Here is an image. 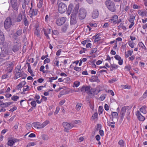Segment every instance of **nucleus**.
<instances>
[{"instance_id": "nucleus-1", "label": "nucleus", "mask_w": 147, "mask_h": 147, "mask_svg": "<svg viewBox=\"0 0 147 147\" xmlns=\"http://www.w3.org/2000/svg\"><path fill=\"white\" fill-rule=\"evenodd\" d=\"M6 59L5 58L2 57L0 58V66L2 65L3 64H5L6 67L5 69V71L7 73L10 72L11 71L13 67L12 63L10 61L7 62Z\"/></svg>"}, {"instance_id": "nucleus-2", "label": "nucleus", "mask_w": 147, "mask_h": 147, "mask_svg": "<svg viewBox=\"0 0 147 147\" xmlns=\"http://www.w3.org/2000/svg\"><path fill=\"white\" fill-rule=\"evenodd\" d=\"M79 8V5L78 4L76 5L71 15V23L72 24H74L76 23V15L77 13Z\"/></svg>"}, {"instance_id": "nucleus-3", "label": "nucleus", "mask_w": 147, "mask_h": 147, "mask_svg": "<svg viewBox=\"0 0 147 147\" xmlns=\"http://www.w3.org/2000/svg\"><path fill=\"white\" fill-rule=\"evenodd\" d=\"M84 90L90 96H93L94 95V93L96 91L95 88H91L89 86L83 87L82 88V90Z\"/></svg>"}, {"instance_id": "nucleus-4", "label": "nucleus", "mask_w": 147, "mask_h": 147, "mask_svg": "<svg viewBox=\"0 0 147 147\" xmlns=\"http://www.w3.org/2000/svg\"><path fill=\"white\" fill-rule=\"evenodd\" d=\"M106 5L108 9L112 12H115L116 9L114 3L112 1L108 0L105 2Z\"/></svg>"}, {"instance_id": "nucleus-5", "label": "nucleus", "mask_w": 147, "mask_h": 147, "mask_svg": "<svg viewBox=\"0 0 147 147\" xmlns=\"http://www.w3.org/2000/svg\"><path fill=\"white\" fill-rule=\"evenodd\" d=\"M49 123V121L47 120L42 124L39 122H35L33 123V125L35 128L41 129L44 128Z\"/></svg>"}, {"instance_id": "nucleus-6", "label": "nucleus", "mask_w": 147, "mask_h": 147, "mask_svg": "<svg viewBox=\"0 0 147 147\" xmlns=\"http://www.w3.org/2000/svg\"><path fill=\"white\" fill-rule=\"evenodd\" d=\"M58 9L60 13H63L66 11L67 6L64 3L61 2L58 4Z\"/></svg>"}, {"instance_id": "nucleus-7", "label": "nucleus", "mask_w": 147, "mask_h": 147, "mask_svg": "<svg viewBox=\"0 0 147 147\" xmlns=\"http://www.w3.org/2000/svg\"><path fill=\"white\" fill-rule=\"evenodd\" d=\"M62 125L64 128V131L67 132H68L69 130L72 128L74 127V125L72 124L67 122H63L62 123Z\"/></svg>"}, {"instance_id": "nucleus-8", "label": "nucleus", "mask_w": 147, "mask_h": 147, "mask_svg": "<svg viewBox=\"0 0 147 147\" xmlns=\"http://www.w3.org/2000/svg\"><path fill=\"white\" fill-rule=\"evenodd\" d=\"M11 26V20L10 17L7 18L4 23V26L5 29L7 30L10 28Z\"/></svg>"}, {"instance_id": "nucleus-9", "label": "nucleus", "mask_w": 147, "mask_h": 147, "mask_svg": "<svg viewBox=\"0 0 147 147\" xmlns=\"http://www.w3.org/2000/svg\"><path fill=\"white\" fill-rule=\"evenodd\" d=\"M19 41L18 39H15L14 40V44L12 48V50L15 52L18 51L19 49V45L20 44L19 43Z\"/></svg>"}, {"instance_id": "nucleus-10", "label": "nucleus", "mask_w": 147, "mask_h": 147, "mask_svg": "<svg viewBox=\"0 0 147 147\" xmlns=\"http://www.w3.org/2000/svg\"><path fill=\"white\" fill-rule=\"evenodd\" d=\"M79 18L80 19H84L86 16V12L84 9H80L78 13Z\"/></svg>"}, {"instance_id": "nucleus-11", "label": "nucleus", "mask_w": 147, "mask_h": 147, "mask_svg": "<svg viewBox=\"0 0 147 147\" xmlns=\"http://www.w3.org/2000/svg\"><path fill=\"white\" fill-rule=\"evenodd\" d=\"M67 18L65 17L59 18L56 20V23L58 26H60L64 24Z\"/></svg>"}, {"instance_id": "nucleus-12", "label": "nucleus", "mask_w": 147, "mask_h": 147, "mask_svg": "<svg viewBox=\"0 0 147 147\" xmlns=\"http://www.w3.org/2000/svg\"><path fill=\"white\" fill-rule=\"evenodd\" d=\"M10 4L13 10L16 11L18 10L19 5L17 0H10Z\"/></svg>"}, {"instance_id": "nucleus-13", "label": "nucleus", "mask_w": 147, "mask_h": 147, "mask_svg": "<svg viewBox=\"0 0 147 147\" xmlns=\"http://www.w3.org/2000/svg\"><path fill=\"white\" fill-rule=\"evenodd\" d=\"M118 17L117 15H114L112 16L111 18L109 20V22L112 23L113 24L115 25L116 24V21L118 20Z\"/></svg>"}, {"instance_id": "nucleus-14", "label": "nucleus", "mask_w": 147, "mask_h": 147, "mask_svg": "<svg viewBox=\"0 0 147 147\" xmlns=\"http://www.w3.org/2000/svg\"><path fill=\"white\" fill-rule=\"evenodd\" d=\"M31 7L29 11V13L30 15V17L36 15L37 14L38 10L36 9H32V3H31Z\"/></svg>"}, {"instance_id": "nucleus-15", "label": "nucleus", "mask_w": 147, "mask_h": 147, "mask_svg": "<svg viewBox=\"0 0 147 147\" xmlns=\"http://www.w3.org/2000/svg\"><path fill=\"white\" fill-rule=\"evenodd\" d=\"M0 56L1 57L3 58H5L6 60H8L9 59V56L7 52L3 50L1 51L0 55Z\"/></svg>"}, {"instance_id": "nucleus-16", "label": "nucleus", "mask_w": 147, "mask_h": 147, "mask_svg": "<svg viewBox=\"0 0 147 147\" xmlns=\"http://www.w3.org/2000/svg\"><path fill=\"white\" fill-rule=\"evenodd\" d=\"M136 114L137 116L138 119L140 121H143L145 119L144 117L141 115L139 111H137L136 112Z\"/></svg>"}, {"instance_id": "nucleus-17", "label": "nucleus", "mask_w": 147, "mask_h": 147, "mask_svg": "<svg viewBox=\"0 0 147 147\" xmlns=\"http://www.w3.org/2000/svg\"><path fill=\"white\" fill-rule=\"evenodd\" d=\"M24 15H25V12L23 11H21L18 16L16 19V21L18 22H20L22 20V18H23Z\"/></svg>"}, {"instance_id": "nucleus-18", "label": "nucleus", "mask_w": 147, "mask_h": 147, "mask_svg": "<svg viewBox=\"0 0 147 147\" xmlns=\"http://www.w3.org/2000/svg\"><path fill=\"white\" fill-rule=\"evenodd\" d=\"M99 15V13L97 9L93 10L92 13V17L93 19H95L98 17Z\"/></svg>"}, {"instance_id": "nucleus-19", "label": "nucleus", "mask_w": 147, "mask_h": 147, "mask_svg": "<svg viewBox=\"0 0 147 147\" xmlns=\"http://www.w3.org/2000/svg\"><path fill=\"white\" fill-rule=\"evenodd\" d=\"M5 41V38L3 32L0 30V45H3Z\"/></svg>"}, {"instance_id": "nucleus-20", "label": "nucleus", "mask_w": 147, "mask_h": 147, "mask_svg": "<svg viewBox=\"0 0 147 147\" xmlns=\"http://www.w3.org/2000/svg\"><path fill=\"white\" fill-rule=\"evenodd\" d=\"M16 140L15 139L10 140L8 141L7 145L9 146H12L16 142Z\"/></svg>"}, {"instance_id": "nucleus-21", "label": "nucleus", "mask_w": 147, "mask_h": 147, "mask_svg": "<svg viewBox=\"0 0 147 147\" xmlns=\"http://www.w3.org/2000/svg\"><path fill=\"white\" fill-rule=\"evenodd\" d=\"M43 30L44 31L45 35L47 38H49V37L48 34H50L51 32V29L48 28L46 30L44 29Z\"/></svg>"}, {"instance_id": "nucleus-22", "label": "nucleus", "mask_w": 147, "mask_h": 147, "mask_svg": "<svg viewBox=\"0 0 147 147\" xmlns=\"http://www.w3.org/2000/svg\"><path fill=\"white\" fill-rule=\"evenodd\" d=\"M73 6L72 4L70 3L68 6V10L67 11V13L68 15L71 13Z\"/></svg>"}, {"instance_id": "nucleus-23", "label": "nucleus", "mask_w": 147, "mask_h": 147, "mask_svg": "<svg viewBox=\"0 0 147 147\" xmlns=\"http://www.w3.org/2000/svg\"><path fill=\"white\" fill-rule=\"evenodd\" d=\"M111 115L112 116V118L111 119L112 121L114 118L118 119V113L115 112H111Z\"/></svg>"}, {"instance_id": "nucleus-24", "label": "nucleus", "mask_w": 147, "mask_h": 147, "mask_svg": "<svg viewBox=\"0 0 147 147\" xmlns=\"http://www.w3.org/2000/svg\"><path fill=\"white\" fill-rule=\"evenodd\" d=\"M30 87L28 85L24 87L23 91L22 92V94H25L26 93V92L30 90Z\"/></svg>"}, {"instance_id": "nucleus-25", "label": "nucleus", "mask_w": 147, "mask_h": 147, "mask_svg": "<svg viewBox=\"0 0 147 147\" xmlns=\"http://www.w3.org/2000/svg\"><path fill=\"white\" fill-rule=\"evenodd\" d=\"M119 67V66L116 64H111L110 66V70L111 71H112L114 69H116Z\"/></svg>"}, {"instance_id": "nucleus-26", "label": "nucleus", "mask_w": 147, "mask_h": 147, "mask_svg": "<svg viewBox=\"0 0 147 147\" xmlns=\"http://www.w3.org/2000/svg\"><path fill=\"white\" fill-rule=\"evenodd\" d=\"M40 30L37 28L35 30L34 34L36 36L39 38H40L41 36L40 35Z\"/></svg>"}, {"instance_id": "nucleus-27", "label": "nucleus", "mask_w": 147, "mask_h": 147, "mask_svg": "<svg viewBox=\"0 0 147 147\" xmlns=\"http://www.w3.org/2000/svg\"><path fill=\"white\" fill-rule=\"evenodd\" d=\"M133 51L132 50H129L127 52H125V57L126 58H127L129 56H131L133 53Z\"/></svg>"}, {"instance_id": "nucleus-28", "label": "nucleus", "mask_w": 147, "mask_h": 147, "mask_svg": "<svg viewBox=\"0 0 147 147\" xmlns=\"http://www.w3.org/2000/svg\"><path fill=\"white\" fill-rule=\"evenodd\" d=\"M23 20L24 22V24L25 26H27L28 25V21L26 16L25 14V15H24V17L23 18Z\"/></svg>"}, {"instance_id": "nucleus-29", "label": "nucleus", "mask_w": 147, "mask_h": 147, "mask_svg": "<svg viewBox=\"0 0 147 147\" xmlns=\"http://www.w3.org/2000/svg\"><path fill=\"white\" fill-rule=\"evenodd\" d=\"M138 13L142 17L146 16V11H143L142 10H139L138 11Z\"/></svg>"}, {"instance_id": "nucleus-30", "label": "nucleus", "mask_w": 147, "mask_h": 147, "mask_svg": "<svg viewBox=\"0 0 147 147\" xmlns=\"http://www.w3.org/2000/svg\"><path fill=\"white\" fill-rule=\"evenodd\" d=\"M146 106H143L141 107L140 109V111L142 113L145 114L146 113Z\"/></svg>"}, {"instance_id": "nucleus-31", "label": "nucleus", "mask_w": 147, "mask_h": 147, "mask_svg": "<svg viewBox=\"0 0 147 147\" xmlns=\"http://www.w3.org/2000/svg\"><path fill=\"white\" fill-rule=\"evenodd\" d=\"M135 17L136 16H135L131 15L130 16L128 20L129 21L130 23H134V21Z\"/></svg>"}, {"instance_id": "nucleus-32", "label": "nucleus", "mask_w": 147, "mask_h": 147, "mask_svg": "<svg viewBox=\"0 0 147 147\" xmlns=\"http://www.w3.org/2000/svg\"><path fill=\"white\" fill-rule=\"evenodd\" d=\"M107 125L113 128L115 127V122H111L109 121H108L107 122Z\"/></svg>"}, {"instance_id": "nucleus-33", "label": "nucleus", "mask_w": 147, "mask_h": 147, "mask_svg": "<svg viewBox=\"0 0 147 147\" xmlns=\"http://www.w3.org/2000/svg\"><path fill=\"white\" fill-rule=\"evenodd\" d=\"M138 45L139 47L142 49L146 50V49L145 46L144 45L143 43L142 42H140L138 43Z\"/></svg>"}, {"instance_id": "nucleus-34", "label": "nucleus", "mask_w": 147, "mask_h": 147, "mask_svg": "<svg viewBox=\"0 0 147 147\" xmlns=\"http://www.w3.org/2000/svg\"><path fill=\"white\" fill-rule=\"evenodd\" d=\"M43 4V0H38L37 4V7L39 8L41 7Z\"/></svg>"}, {"instance_id": "nucleus-35", "label": "nucleus", "mask_w": 147, "mask_h": 147, "mask_svg": "<svg viewBox=\"0 0 147 147\" xmlns=\"http://www.w3.org/2000/svg\"><path fill=\"white\" fill-rule=\"evenodd\" d=\"M11 104V102H7L5 103H2L1 104V105H3V107H8L9 105H10Z\"/></svg>"}, {"instance_id": "nucleus-36", "label": "nucleus", "mask_w": 147, "mask_h": 147, "mask_svg": "<svg viewBox=\"0 0 147 147\" xmlns=\"http://www.w3.org/2000/svg\"><path fill=\"white\" fill-rule=\"evenodd\" d=\"M26 84V82L25 81H23L20 83L18 86V89H20L25 84Z\"/></svg>"}, {"instance_id": "nucleus-37", "label": "nucleus", "mask_w": 147, "mask_h": 147, "mask_svg": "<svg viewBox=\"0 0 147 147\" xmlns=\"http://www.w3.org/2000/svg\"><path fill=\"white\" fill-rule=\"evenodd\" d=\"M68 24H66L62 28L61 30L63 32L65 31L68 27Z\"/></svg>"}, {"instance_id": "nucleus-38", "label": "nucleus", "mask_w": 147, "mask_h": 147, "mask_svg": "<svg viewBox=\"0 0 147 147\" xmlns=\"http://www.w3.org/2000/svg\"><path fill=\"white\" fill-rule=\"evenodd\" d=\"M21 76V74L20 72H17L15 74V76L14 77V79H17L20 77Z\"/></svg>"}, {"instance_id": "nucleus-39", "label": "nucleus", "mask_w": 147, "mask_h": 147, "mask_svg": "<svg viewBox=\"0 0 147 147\" xmlns=\"http://www.w3.org/2000/svg\"><path fill=\"white\" fill-rule=\"evenodd\" d=\"M27 66H28V71L30 73H32V71L31 69V67L30 63H27Z\"/></svg>"}, {"instance_id": "nucleus-40", "label": "nucleus", "mask_w": 147, "mask_h": 147, "mask_svg": "<svg viewBox=\"0 0 147 147\" xmlns=\"http://www.w3.org/2000/svg\"><path fill=\"white\" fill-rule=\"evenodd\" d=\"M80 85V82L78 81H75L74 83V84L73 86V87H78Z\"/></svg>"}, {"instance_id": "nucleus-41", "label": "nucleus", "mask_w": 147, "mask_h": 147, "mask_svg": "<svg viewBox=\"0 0 147 147\" xmlns=\"http://www.w3.org/2000/svg\"><path fill=\"white\" fill-rule=\"evenodd\" d=\"M103 107L102 106H99L98 109V113L99 115H100L102 113Z\"/></svg>"}, {"instance_id": "nucleus-42", "label": "nucleus", "mask_w": 147, "mask_h": 147, "mask_svg": "<svg viewBox=\"0 0 147 147\" xmlns=\"http://www.w3.org/2000/svg\"><path fill=\"white\" fill-rule=\"evenodd\" d=\"M19 98V97L18 96H13L11 98V99L14 101H16Z\"/></svg>"}, {"instance_id": "nucleus-43", "label": "nucleus", "mask_w": 147, "mask_h": 147, "mask_svg": "<svg viewBox=\"0 0 147 147\" xmlns=\"http://www.w3.org/2000/svg\"><path fill=\"white\" fill-rule=\"evenodd\" d=\"M30 104L32 107L33 108H35L36 105V102L35 100H33L30 102Z\"/></svg>"}, {"instance_id": "nucleus-44", "label": "nucleus", "mask_w": 147, "mask_h": 147, "mask_svg": "<svg viewBox=\"0 0 147 147\" xmlns=\"http://www.w3.org/2000/svg\"><path fill=\"white\" fill-rule=\"evenodd\" d=\"M58 78V76H56L55 77H50L49 78V81L50 82H52L53 80H56Z\"/></svg>"}, {"instance_id": "nucleus-45", "label": "nucleus", "mask_w": 147, "mask_h": 147, "mask_svg": "<svg viewBox=\"0 0 147 147\" xmlns=\"http://www.w3.org/2000/svg\"><path fill=\"white\" fill-rule=\"evenodd\" d=\"M105 92H106L109 93L111 94L112 96H113L114 95V93L113 91L111 90H105Z\"/></svg>"}, {"instance_id": "nucleus-46", "label": "nucleus", "mask_w": 147, "mask_h": 147, "mask_svg": "<svg viewBox=\"0 0 147 147\" xmlns=\"http://www.w3.org/2000/svg\"><path fill=\"white\" fill-rule=\"evenodd\" d=\"M82 105L80 103L77 104L76 106V108L77 110H80L82 106Z\"/></svg>"}, {"instance_id": "nucleus-47", "label": "nucleus", "mask_w": 147, "mask_h": 147, "mask_svg": "<svg viewBox=\"0 0 147 147\" xmlns=\"http://www.w3.org/2000/svg\"><path fill=\"white\" fill-rule=\"evenodd\" d=\"M67 92L68 93H73L74 92H76L77 91L74 89H69L67 90Z\"/></svg>"}, {"instance_id": "nucleus-48", "label": "nucleus", "mask_w": 147, "mask_h": 147, "mask_svg": "<svg viewBox=\"0 0 147 147\" xmlns=\"http://www.w3.org/2000/svg\"><path fill=\"white\" fill-rule=\"evenodd\" d=\"M42 137L43 139L44 140H47L49 139L48 136L46 135H43Z\"/></svg>"}, {"instance_id": "nucleus-49", "label": "nucleus", "mask_w": 147, "mask_h": 147, "mask_svg": "<svg viewBox=\"0 0 147 147\" xmlns=\"http://www.w3.org/2000/svg\"><path fill=\"white\" fill-rule=\"evenodd\" d=\"M118 80V79L117 78H113L111 80H109V82L111 83H113L114 82Z\"/></svg>"}, {"instance_id": "nucleus-50", "label": "nucleus", "mask_w": 147, "mask_h": 147, "mask_svg": "<svg viewBox=\"0 0 147 147\" xmlns=\"http://www.w3.org/2000/svg\"><path fill=\"white\" fill-rule=\"evenodd\" d=\"M134 43L133 42L129 41L128 45L131 48H133L134 47Z\"/></svg>"}, {"instance_id": "nucleus-51", "label": "nucleus", "mask_w": 147, "mask_h": 147, "mask_svg": "<svg viewBox=\"0 0 147 147\" xmlns=\"http://www.w3.org/2000/svg\"><path fill=\"white\" fill-rule=\"evenodd\" d=\"M118 144L121 147L124 146V142L122 140H120L118 142Z\"/></svg>"}, {"instance_id": "nucleus-52", "label": "nucleus", "mask_w": 147, "mask_h": 147, "mask_svg": "<svg viewBox=\"0 0 147 147\" xmlns=\"http://www.w3.org/2000/svg\"><path fill=\"white\" fill-rule=\"evenodd\" d=\"M106 95L105 94H102L100 97V99L101 101H103L105 99Z\"/></svg>"}, {"instance_id": "nucleus-53", "label": "nucleus", "mask_w": 147, "mask_h": 147, "mask_svg": "<svg viewBox=\"0 0 147 147\" xmlns=\"http://www.w3.org/2000/svg\"><path fill=\"white\" fill-rule=\"evenodd\" d=\"M36 145L34 142H30L28 143L27 146V147H31V146H34Z\"/></svg>"}, {"instance_id": "nucleus-54", "label": "nucleus", "mask_w": 147, "mask_h": 147, "mask_svg": "<svg viewBox=\"0 0 147 147\" xmlns=\"http://www.w3.org/2000/svg\"><path fill=\"white\" fill-rule=\"evenodd\" d=\"M125 113L122 112H120V117L121 120H123L125 116Z\"/></svg>"}, {"instance_id": "nucleus-55", "label": "nucleus", "mask_w": 147, "mask_h": 147, "mask_svg": "<svg viewBox=\"0 0 147 147\" xmlns=\"http://www.w3.org/2000/svg\"><path fill=\"white\" fill-rule=\"evenodd\" d=\"M98 117V113L97 112H96L94 113L93 115L92 116V117L94 119H95L96 118Z\"/></svg>"}, {"instance_id": "nucleus-56", "label": "nucleus", "mask_w": 147, "mask_h": 147, "mask_svg": "<svg viewBox=\"0 0 147 147\" xmlns=\"http://www.w3.org/2000/svg\"><path fill=\"white\" fill-rule=\"evenodd\" d=\"M50 61V59L49 58H47L45 59L43 62L44 64L47 63H49Z\"/></svg>"}, {"instance_id": "nucleus-57", "label": "nucleus", "mask_w": 147, "mask_h": 147, "mask_svg": "<svg viewBox=\"0 0 147 147\" xmlns=\"http://www.w3.org/2000/svg\"><path fill=\"white\" fill-rule=\"evenodd\" d=\"M59 61L58 60H55L54 61V64L55 66L57 67L59 66Z\"/></svg>"}, {"instance_id": "nucleus-58", "label": "nucleus", "mask_w": 147, "mask_h": 147, "mask_svg": "<svg viewBox=\"0 0 147 147\" xmlns=\"http://www.w3.org/2000/svg\"><path fill=\"white\" fill-rule=\"evenodd\" d=\"M114 58L116 59L118 61L120 59H121V57L117 55H115L114 56Z\"/></svg>"}, {"instance_id": "nucleus-59", "label": "nucleus", "mask_w": 147, "mask_h": 147, "mask_svg": "<svg viewBox=\"0 0 147 147\" xmlns=\"http://www.w3.org/2000/svg\"><path fill=\"white\" fill-rule=\"evenodd\" d=\"M74 69L75 71L79 72L81 71V67H79L76 66L74 67Z\"/></svg>"}, {"instance_id": "nucleus-60", "label": "nucleus", "mask_w": 147, "mask_h": 147, "mask_svg": "<svg viewBox=\"0 0 147 147\" xmlns=\"http://www.w3.org/2000/svg\"><path fill=\"white\" fill-rule=\"evenodd\" d=\"M127 108V107H123L122 108L121 111L125 113L126 111Z\"/></svg>"}, {"instance_id": "nucleus-61", "label": "nucleus", "mask_w": 147, "mask_h": 147, "mask_svg": "<svg viewBox=\"0 0 147 147\" xmlns=\"http://www.w3.org/2000/svg\"><path fill=\"white\" fill-rule=\"evenodd\" d=\"M89 25L91 27H96L97 26V24L95 23H90Z\"/></svg>"}, {"instance_id": "nucleus-62", "label": "nucleus", "mask_w": 147, "mask_h": 147, "mask_svg": "<svg viewBox=\"0 0 147 147\" xmlns=\"http://www.w3.org/2000/svg\"><path fill=\"white\" fill-rule=\"evenodd\" d=\"M83 50H81L80 51V54H82L83 53H85V51L87 50V49L85 48H83Z\"/></svg>"}, {"instance_id": "nucleus-63", "label": "nucleus", "mask_w": 147, "mask_h": 147, "mask_svg": "<svg viewBox=\"0 0 147 147\" xmlns=\"http://www.w3.org/2000/svg\"><path fill=\"white\" fill-rule=\"evenodd\" d=\"M45 21L47 23H48L49 22L50 20L49 18V16L48 15H47L45 17Z\"/></svg>"}, {"instance_id": "nucleus-64", "label": "nucleus", "mask_w": 147, "mask_h": 147, "mask_svg": "<svg viewBox=\"0 0 147 147\" xmlns=\"http://www.w3.org/2000/svg\"><path fill=\"white\" fill-rule=\"evenodd\" d=\"M61 52V50L60 49L56 53V55L57 56H59L60 55Z\"/></svg>"}]
</instances>
